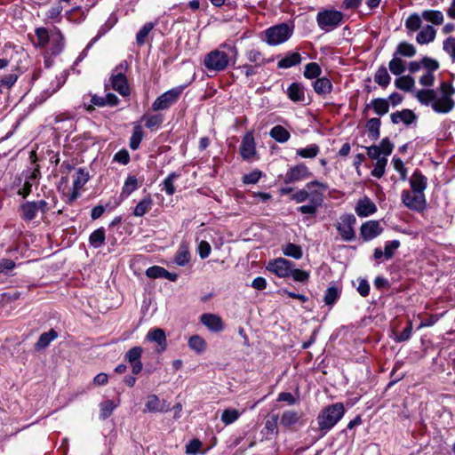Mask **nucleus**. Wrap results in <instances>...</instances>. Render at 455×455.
Returning <instances> with one entry per match:
<instances>
[{
  "label": "nucleus",
  "mask_w": 455,
  "mask_h": 455,
  "mask_svg": "<svg viewBox=\"0 0 455 455\" xmlns=\"http://www.w3.org/2000/svg\"><path fill=\"white\" fill-rule=\"evenodd\" d=\"M345 408L343 403H336L324 407L316 418L318 428L322 435H326L343 418Z\"/></svg>",
  "instance_id": "3"
},
{
  "label": "nucleus",
  "mask_w": 455,
  "mask_h": 455,
  "mask_svg": "<svg viewBox=\"0 0 455 455\" xmlns=\"http://www.w3.org/2000/svg\"><path fill=\"white\" fill-rule=\"evenodd\" d=\"M455 88L447 82H442L436 89L419 90L416 93L417 100L425 106H431L432 109L439 114H446L454 108L452 96Z\"/></svg>",
  "instance_id": "1"
},
{
  "label": "nucleus",
  "mask_w": 455,
  "mask_h": 455,
  "mask_svg": "<svg viewBox=\"0 0 455 455\" xmlns=\"http://www.w3.org/2000/svg\"><path fill=\"white\" fill-rule=\"evenodd\" d=\"M278 415H271L266 421L261 434L267 440L271 439L273 436L278 435Z\"/></svg>",
  "instance_id": "26"
},
{
  "label": "nucleus",
  "mask_w": 455,
  "mask_h": 455,
  "mask_svg": "<svg viewBox=\"0 0 455 455\" xmlns=\"http://www.w3.org/2000/svg\"><path fill=\"white\" fill-rule=\"evenodd\" d=\"M422 13L418 12L411 13L404 21V26L409 34L416 32L420 29L422 26Z\"/></svg>",
  "instance_id": "32"
},
{
  "label": "nucleus",
  "mask_w": 455,
  "mask_h": 455,
  "mask_svg": "<svg viewBox=\"0 0 455 455\" xmlns=\"http://www.w3.org/2000/svg\"><path fill=\"white\" fill-rule=\"evenodd\" d=\"M411 190L419 193H424L427 188V178L419 172H414L410 179Z\"/></svg>",
  "instance_id": "35"
},
{
  "label": "nucleus",
  "mask_w": 455,
  "mask_h": 455,
  "mask_svg": "<svg viewBox=\"0 0 455 455\" xmlns=\"http://www.w3.org/2000/svg\"><path fill=\"white\" fill-rule=\"evenodd\" d=\"M243 411H238L236 409L228 408L223 411L221 414V421L226 425H230L235 422L240 416L243 414Z\"/></svg>",
  "instance_id": "46"
},
{
  "label": "nucleus",
  "mask_w": 455,
  "mask_h": 455,
  "mask_svg": "<svg viewBox=\"0 0 455 455\" xmlns=\"http://www.w3.org/2000/svg\"><path fill=\"white\" fill-rule=\"evenodd\" d=\"M323 202V192L318 189H315L314 191H312V197L309 199V203L299 206L298 208V212H299L302 214L315 216L317 212L318 208L322 206Z\"/></svg>",
  "instance_id": "14"
},
{
  "label": "nucleus",
  "mask_w": 455,
  "mask_h": 455,
  "mask_svg": "<svg viewBox=\"0 0 455 455\" xmlns=\"http://www.w3.org/2000/svg\"><path fill=\"white\" fill-rule=\"evenodd\" d=\"M153 199L149 194L144 196L135 206L133 215L135 217L144 216L152 207Z\"/></svg>",
  "instance_id": "36"
},
{
  "label": "nucleus",
  "mask_w": 455,
  "mask_h": 455,
  "mask_svg": "<svg viewBox=\"0 0 455 455\" xmlns=\"http://www.w3.org/2000/svg\"><path fill=\"white\" fill-rule=\"evenodd\" d=\"M185 86H177L158 96L152 104V110L159 111L169 108L178 101Z\"/></svg>",
  "instance_id": "6"
},
{
  "label": "nucleus",
  "mask_w": 455,
  "mask_h": 455,
  "mask_svg": "<svg viewBox=\"0 0 455 455\" xmlns=\"http://www.w3.org/2000/svg\"><path fill=\"white\" fill-rule=\"evenodd\" d=\"M315 92L319 95H327L332 91V84L327 77H319L313 83Z\"/></svg>",
  "instance_id": "33"
},
{
  "label": "nucleus",
  "mask_w": 455,
  "mask_h": 455,
  "mask_svg": "<svg viewBox=\"0 0 455 455\" xmlns=\"http://www.w3.org/2000/svg\"><path fill=\"white\" fill-rule=\"evenodd\" d=\"M106 235L105 229L100 228L94 230L89 237V243L95 249L100 248L105 243Z\"/></svg>",
  "instance_id": "42"
},
{
  "label": "nucleus",
  "mask_w": 455,
  "mask_h": 455,
  "mask_svg": "<svg viewBox=\"0 0 455 455\" xmlns=\"http://www.w3.org/2000/svg\"><path fill=\"white\" fill-rule=\"evenodd\" d=\"M180 176V174L175 172L169 173L161 184L162 190H164L168 196H172L176 191L174 182Z\"/></svg>",
  "instance_id": "40"
},
{
  "label": "nucleus",
  "mask_w": 455,
  "mask_h": 455,
  "mask_svg": "<svg viewBox=\"0 0 455 455\" xmlns=\"http://www.w3.org/2000/svg\"><path fill=\"white\" fill-rule=\"evenodd\" d=\"M145 411L148 412H164L169 411V406L164 400H160L156 395L147 396Z\"/></svg>",
  "instance_id": "22"
},
{
  "label": "nucleus",
  "mask_w": 455,
  "mask_h": 455,
  "mask_svg": "<svg viewBox=\"0 0 455 455\" xmlns=\"http://www.w3.org/2000/svg\"><path fill=\"white\" fill-rule=\"evenodd\" d=\"M423 19L435 26L442 25L444 21L443 13L439 10H424L422 12Z\"/></svg>",
  "instance_id": "34"
},
{
  "label": "nucleus",
  "mask_w": 455,
  "mask_h": 455,
  "mask_svg": "<svg viewBox=\"0 0 455 455\" xmlns=\"http://www.w3.org/2000/svg\"><path fill=\"white\" fill-rule=\"evenodd\" d=\"M314 188H317L318 190L323 192L328 189V184L319 180L307 182L305 188L299 189L291 195V200L297 204H301L306 200L310 199L312 197V191L315 190L313 189Z\"/></svg>",
  "instance_id": "11"
},
{
  "label": "nucleus",
  "mask_w": 455,
  "mask_h": 455,
  "mask_svg": "<svg viewBox=\"0 0 455 455\" xmlns=\"http://www.w3.org/2000/svg\"><path fill=\"white\" fill-rule=\"evenodd\" d=\"M36 35L38 40V44L41 47H44L52 38V30L49 32L44 28H38L36 29Z\"/></svg>",
  "instance_id": "58"
},
{
  "label": "nucleus",
  "mask_w": 455,
  "mask_h": 455,
  "mask_svg": "<svg viewBox=\"0 0 455 455\" xmlns=\"http://www.w3.org/2000/svg\"><path fill=\"white\" fill-rule=\"evenodd\" d=\"M355 212L359 217L365 218L375 213L377 206L368 196H363L358 200Z\"/></svg>",
  "instance_id": "21"
},
{
  "label": "nucleus",
  "mask_w": 455,
  "mask_h": 455,
  "mask_svg": "<svg viewBox=\"0 0 455 455\" xmlns=\"http://www.w3.org/2000/svg\"><path fill=\"white\" fill-rule=\"evenodd\" d=\"M246 59L257 68L265 66L266 64L273 61V59H266L263 54L256 49H251L246 52Z\"/></svg>",
  "instance_id": "31"
},
{
  "label": "nucleus",
  "mask_w": 455,
  "mask_h": 455,
  "mask_svg": "<svg viewBox=\"0 0 455 455\" xmlns=\"http://www.w3.org/2000/svg\"><path fill=\"white\" fill-rule=\"evenodd\" d=\"M287 96L293 102H304L306 100L305 88L299 83H292L287 89Z\"/></svg>",
  "instance_id": "28"
},
{
  "label": "nucleus",
  "mask_w": 455,
  "mask_h": 455,
  "mask_svg": "<svg viewBox=\"0 0 455 455\" xmlns=\"http://www.w3.org/2000/svg\"><path fill=\"white\" fill-rule=\"evenodd\" d=\"M301 62V56L299 52H289L286 56L281 59L277 67L279 68H290Z\"/></svg>",
  "instance_id": "38"
},
{
  "label": "nucleus",
  "mask_w": 455,
  "mask_h": 455,
  "mask_svg": "<svg viewBox=\"0 0 455 455\" xmlns=\"http://www.w3.org/2000/svg\"><path fill=\"white\" fill-rule=\"evenodd\" d=\"M390 72L395 76H401L406 69L405 62L402 58L393 54V58L388 63Z\"/></svg>",
  "instance_id": "44"
},
{
  "label": "nucleus",
  "mask_w": 455,
  "mask_h": 455,
  "mask_svg": "<svg viewBox=\"0 0 455 455\" xmlns=\"http://www.w3.org/2000/svg\"><path fill=\"white\" fill-rule=\"evenodd\" d=\"M387 163V157H382L381 159H379L376 162L373 170L371 171V175L378 179L381 178L385 173Z\"/></svg>",
  "instance_id": "63"
},
{
  "label": "nucleus",
  "mask_w": 455,
  "mask_h": 455,
  "mask_svg": "<svg viewBox=\"0 0 455 455\" xmlns=\"http://www.w3.org/2000/svg\"><path fill=\"white\" fill-rule=\"evenodd\" d=\"M18 76L14 73L5 75L0 78V91L11 88L17 81Z\"/></svg>",
  "instance_id": "64"
},
{
  "label": "nucleus",
  "mask_w": 455,
  "mask_h": 455,
  "mask_svg": "<svg viewBox=\"0 0 455 455\" xmlns=\"http://www.w3.org/2000/svg\"><path fill=\"white\" fill-rule=\"evenodd\" d=\"M190 260V253L188 247L185 243H181L175 254L174 261L177 265L184 267Z\"/></svg>",
  "instance_id": "41"
},
{
  "label": "nucleus",
  "mask_w": 455,
  "mask_h": 455,
  "mask_svg": "<svg viewBox=\"0 0 455 455\" xmlns=\"http://www.w3.org/2000/svg\"><path fill=\"white\" fill-rule=\"evenodd\" d=\"M369 137L372 140H377L379 137L380 120L379 118H371L366 124Z\"/></svg>",
  "instance_id": "54"
},
{
  "label": "nucleus",
  "mask_w": 455,
  "mask_h": 455,
  "mask_svg": "<svg viewBox=\"0 0 455 455\" xmlns=\"http://www.w3.org/2000/svg\"><path fill=\"white\" fill-rule=\"evenodd\" d=\"M294 263L282 257L271 259L267 265V269L280 278L291 276Z\"/></svg>",
  "instance_id": "10"
},
{
  "label": "nucleus",
  "mask_w": 455,
  "mask_h": 455,
  "mask_svg": "<svg viewBox=\"0 0 455 455\" xmlns=\"http://www.w3.org/2000/svg\"><path fill=\"white\" fill-rule=\"evenodd\" d=\"M402 201L406 207L414 211H422L426 205L424 193H419L414 190H403Z\"/></svg>",
  "instance_id": "13"
},
{
  "label": "nucleus",
  "mask_w": 455,
  "mask_h": 455,
  "mask_svg": "<svg viewBox=\"0 0 455 455\" xmlns=\"http://www.w3.org/2000/svg\"><path fill=\"white\" fill-rule=\"evenodd\" d=\"M48 44H50L49 52L52 55L56 56L62 52L64 37L60 29L55 27L52 29V38Z\"/></svg>",
  "instance_id": "24"
},
{
  "label": "nucleus",
  "mask_w": 455,
  "mask_h": 455,
  "mask_svg": "<svg viewBox=\"0 0 455 455\" xmlns=\"http://www.w3.org/2000/svg\"><path fill=\"white\" fill-rule=\"evenodd\" d=\"M63 7L60 3L53 4L47 12L46 18L52 20L53 21L58 22L60 20V14L62 12Z\"/></svg>",
  "instance_id": "61"
},
{
  "label": "nucleus",
  "mask_w": 455,
  "mask_h": 455,
  "mask_svg": "<svg viewBox=\"0 0 455 455\" xmlns=\"http://www.w3.org/2000/svg\"><path fill=\"white\" fill-rule=\"evenodd\" d=\"M143 138V132L140 125H135L133 128V132L132 137L130 139V148L132 150H136Z\"/></svg>",
  "instance_id": "57"
},
{
  "label": "nucleus",
  "mask_w": 455,
  "mask_h": 455,
  "mask_svg": "<svg viewBox=\"0 0 455 455\" xmlns=\"http://www.w3.org/2000/svg\"><path fill=\"white\" fill-rule=\"evenodd\" d=\"M68 76V72L67 70L63 71L60 76H57L54 81L51 83V86L41 93V101H44L47 98L59 91L65 84Z\"/></svg>",
  "instance_id": "25"
},
{
  "label": "nucleus",
  "mask_w": 455,
  "mask_h": 455,
  "mask_svg": "<svg viewBox=\"0 0 455 455\" xmlns=\"http://www.w3.org/2000/svg\"><path fill=\"white\" fill-rule=\"evenodd\" d=\"M89 180V173L83 168L76 170L73 176V188L68 197V203L74 202L80 195L81 188Z\"/></svg>",
  "instance_id": "15"
},
{
  "label": "nucleus",
  "mask_w": 455,
  "mask_h": 455,
  "mask_svg": "<svg viewBox=\"0 0 455 455\" xmlns=\"http://www.w3.org/2000/svg\"><path fill=\"white\" fill-rule=\"evenodd\" d=\"M414 84V79L410 76H400L395 80V87L404 92L411 91Z\"/></svg>",
  "instance_id": "51"
},
{
  "label": "nucleus",
  "mask_w": 455,
  "mask_h": 455,
  "mask_svg": "<svg viewBox=\"0 0 455 455\" xmlns=\"http://www.w3.org/2000/svg\"><path fill=\"white\" fill-rule=\"evenodd\" d=\"M443 51L450 56L452 62H455V37L450 36L443 42Z\"/></svg>",
  "instance_id": "59"
},
{
  "label": "nucleus",
  "mask_w": 455,
  "mask_h": 455,
  "mask_svg": "<svg viewBox=\"0 0 455 455\" xmlns=\"http://www.w3.org/2000/svg\"><path fill=\"white\" fill-rule=\"evenodd\" d=\"M282 251L285 256L293 258L295 259H299L303 256L301 247L292 243L284 244L282 247Z\"/></svg>",
  "instance_id": "45"
},
{
  "label": "nucleus",
  "mask_w": 455,
  "mask_h": 455,
  "mask_svg": "<svg viewBox=\"0 0 455 455\" xmlns=\"http://www.w3.org/2000/svg\"><path fill=\"white\" fill-rule=\"evenodd\" d=\"M417 50L416 47L410 43L407 42H401L395 52L394 55H396L397 57H405V58H412L416 55Z\"/></svg>",
  "instance_id": "37"
},
{
  "label": "nucleus",
  "mask_w": 455,
  "mask_h": 455,
  "mask_svg": "<svg viewBox=\"0 0 455 455\" xmlns=\"http://www.w3.org/2000/svg\"><path fill=\"white\" fill-rule=\"evenodd\" d=\"M143 349L141 347L136 346L132 347L125 354V360L131 364L133 374H138L142 370V363L140 361Z\"/></svg>",
  "instance_id": "16"
},
{
  "label": "nucleus",
  "mask_w": 455,
  "mask_h": 455,
  "mask_svg": "<svg viewBox=\"0 0 455 455\" xmlns=\"http://www.w3.org/2000/svg\"><path fill=\"white\" fill-rule=\"evenodd\" d=\"M200 321L209 331L212 332H220L224 329L222 319L215 314H203L200 317Z\"/></svg>",
  "instance_id": "20"
},
{
  "label": "nucleus",
  "mask_w": 455,
  "mask_h": 455,
  "mask_svg": "<svg viewBox=\"0 0 455 455\" xmlns=\"http://www.w3.org/2000/svg\"><path fill=\"white\" fill-rule=\"evenodd\" d=\"M343 20V14L336 10H324L319 12L316 15V22L318 27L325 31L330 32L339 27Z\"/></svg>",
  "instance_id": "5"
},
{
  "label": "nucleus",
  "mask_w": 455,
  "mask_h": 455,
  "mask_svg": "<svg viewBox=\"0 0 455 455\" xmlns=\"http://www.w3.org/2000/svg\"><path fill=\"white\" fill-rule=\"evenodd\" d=\"M391 77L386 67L381 66L378 68L374 76V81L379 86L387 87L390 84Z\"/></svg>",
  "instance_id": "49"
},
{
  "label": "nucleus",
  "mask_w": 455,
  "mask_h": 455,
  "mask_svg": "<svg viewBox=\"0 0 455 455\" xmlns=\"http://www.w3.org/2000/svg\"><path fill=\"white\" fill-rule=\"evenodd\" d=\"M237 56L235 44L233 41H226L204 55L203 65L208 72L218 74L226 70L230 63L235 64Z\"/></svg>",
  "instance_id": "2"
},
{
  "label": "nucleus",
  "mask_w": 455,
  "mask_h": 455,
  "mask_svg": "<svg viewBox=\"0 0 455 455\" xmlns=\"http://www.w3.org/2000/svg\"><path fill=\"white\" fill-rule=\"evenodd\" d=\"M322 73L320 66L315 62H310L306 65L304 70V76L308 79L319 78Z\"/></svg>",
  "instance_id": "56"
},
{
  "label": "nucleus",
  "mask_w": 455,
  "mask_h": 455,
  "mask_svg": "<svg viewBox=\"0 0 455 455\" xmlns=\"http://www.w3.org/2000/svg\"><path fill=\"white\" fill-rule=\"evenodd\" d=\"M270 136L280 143L286 142L291 137L290 132L281 125L274 126L270 131Z\"/></svg>",
  "instance_id": "47"
},
{
  "label": "nucleus",
  "mask_w": 455,
  "mask_h": 455,
  "mask_svg": "<svg viewBox=\"0 0 455 455\" xmlns=\"http://www.w3.org/2000/svg\"><path fill=\"white\" fill-rule=\"evenodd\" d=\"M391 121L394 124L403 123L405 124H412L415 119V114L410 109H403L391 114Z\"/></svg>",
  "instance_id": "30"
},
{
  "label": "nucleus",
  "mask_w": 455,
  "mask_h": 455,
  "mask_svg": "<svg viewBox=\"0 0 455 455\" xmlns=\"http://www.w3.org/2000/svg\"><path fill=\"white\" fill-rule=\"evenodd\" d=\"M400 242L398 240L387 241L385 243L384 252L385 259L388 260L395 255V251L399 248Z\"/></svg>",
  "instance_id": "60"
},
{
  "label": "nucleus",
  "mask_w": 455,
  "mask_h": 455,
  "mask_svg": "<svg viewBox=\"0 0 455 455\" xmlns=\"http://www.w3.org/2000/svg\"><path fill=\"white\" fill-rule=\"evenodd\" d=\"M382 230L379 221L369 220L361 226L360 235L364 241H371L379 236Z\"/></svg>",
  "instance_id": "17"
},
{
  "label": "nucleus",
  "mask_w": 455,
  "mask_h": 455,
  "mask_svg": "<svg viewBox=\"0 0 455 455\" xmlns=\"http://www.w3.org/2000/svg\"><path fill=\"white\" fill-rule=\"evenodd\" d=\"M240 154L243 159L245 161H251L254 157L256 154V148L254 137L251 132H247L243 136L240 146Z\"/></svg>",
  "instance_id": "18"
},
{
  "label": "nucleus",
  "mask_w": 455,
  "mask_h": 455,
  "mask_svg": "<svg viewBox=\"0 0 455 455\" xmlns=\"http://www.w3.org/2000/svg\"><path fill=\"white\" fill-rule=\"evenodd\" d=\"M301 419V413L294 410H285L280 416V425L289 428L299 423Z\"/></svg>",
  "instance_id": "29"
},
{
  "label": "nucleus",
  "mask_w": 455,
  "mask_h": 455,
  "mask_svg": "<svg viewBox=\"0 0 455 455\" xmlns=\"http://www.w3.org/2000/svg\"><path fill=\"white\" fill-rule=\"evenodd\" d=\"M127 68L126 63H121L114 70L111 76L112 87L115 91L120 93L122 96H128L130 94V88L128 85L127 78L124 71Z\"/></svg>",
  "instance_id": "9"
},
{
  "label": "nucleus",
  "mask_w": 455,
  "mask_h": 455,
  "mask_svg": "<svg viewBox=\"0 0 455 455\" xmlns=\"http://www.w3.org/2000/svg\"><path fill=\"white\" fill-rule=\"evenodd\" d=\"M146 340L157 344L156 351L163 353L167 347L166 335L163 329L154 328L148 331Z\"/></svg>",
  "instance_id": "19"
},
{
  "label": "nucleus",
  "mask_w": 455,
  "mask_h": 455,
  "mask_svg": "<svg viewBox=\"0 0 455 455\" xmlns=\"http://www.w3.org/2000/svg\"><path fill=\"white\" fill-rule=\"evenodd\" d=\"M139 188L138 180L134 175H129L125 180L121 196L127 198L132 192L137 190Z\"/></svg>",
  "instance_id": "43"
},
{
  "label": "nucleus",
  "mask_w": 455,
  "mask_h": 455,
  "mask_svg": "<svg viewBox=\"0 0 455 455\" xmlns=\"http://www.w3.org/2000/svg\"><path fill=\"white\" fill-rule=\"evenodd\" d=\"M57 337L58 333L53 329H51L47 332L42 333L35 345L36 350H42L46 348L52 341L57 339Z\"/></svg>",
  "instance_id": "39"
},
{
  "label": "nucleus",
  "mask_w": 455,
  "mask_h": 455,
  "mask_svg": "<svg viewBox=\"0 0 455 455\" xmlns=\"http://www.w3.org/2000/svg\"><path fill=\"white\" fill-rule=\"evenodd\" d=\"M293 27L281 23L268 28L265 32V42L271 46L285 43L292 36Z\"/></svg>",
  "instance_id": "4"
},
{
  "label": "nucleus",
  "mask_w": 455,
  "mask_h": 455,
  "mask_svg": "<svg viewBox=\"0 0 455 455\" xmlns=\"http://www.w3.org/2000/svg\"><path fill=\"white\" fill-rule=\"evenodd\" d=\"M48 209V203L44 200L27 202L20 205V213L24 220L30 221L39 214L44 215Z\"/></svg>",
  "instance_id": "7"
},
{
  "label": "nucleus",
  "mask_w": 455,
  "mask_h": 455,
  "mask_svg": "<svg viewBox=\"0 0 455 455\" xmlns=\"http://www.w3.org/2000/svg\"><path fill=\"white\" fill-rule=\"evenodd\" d=\"M155 26L156 23L154 22H147L141 27V28L136 35V42L139 45H142L145 44L148 34L155 28Z\"/></svg>",
  "instance_id": "53"
},
{
  "label": "nucleus",
  "mask_w": 455,
  "mask_h": 455,
  "mask_svg": "<svg viewBox=\"0 0 455 455\" xmlns=\"http://www.w3.org/2000/svg\"><path fill=\"white\" fill-rule=\"evenodd\" d=\"M355 222L356 219L353 214H343L339 217L336 228L343 241L350 242L355 239V232L354 227Z\"/></svg>",
  "instance_id": "8"
},
{
  "label": "nucleus",
  "mask_w": 455,
  "mask_h": 455,
  "mask_svg": "<svg viewBox=\"0 0 455 455\" xmlns=\"http://www.w3.org/2000/svg\"><path fill=\"white\" fill-rule=\"evenodd\" d=\"M312 176V172L303 163L290 166L283 177L285 184L296 183Z\"/></svg>",
  "instance_id": "12"
},
{
  "label": "nucleus",
  "mask_w": 455,
  "mask_h": 455,
  "mask_svg": "<svg viewBox=\"0 0 455 455\" xmlns=\"http://www.w3.org/2000/svg\"><path fill=\"white\" fill-rule=\"evenodd\" d=\"M371 106L372 107L375 114L379 116L386 115L389 110V104L387 100L377 98L371 100Z\"/></svg>",
  "instance_id": "50"
},
{
  "label": "nucleus",
  "mask_w": 455,
  "mask_h": 455,
  "mask_svg": "<svg viewBox=\"0 0 455 455\" xmlns=\"http://www.w3.org/2000/svg\"><path fill=\"white\" fill-rule=\"evenodd\" d=\"M436 29L432 25L422 28L416 36V42L419 44H428L435 39Z\"/></svg>",
  "instance_id": "27"
},
{
  "label": "nucleus",
  "mask_w": 455,
  "mask_h": 455,
  "mask_svg": "<svg viewBox=\"0 0 455 455\" xmlns=\"http://www.w3.org/2000/svg\"><path fill=\"white\" fill-rule=\"evenodd\" d=\"M188 347L191 350L201 354L206 350V341L199 335H193L188 339Z\"/></svg>",
  "instance_id": "48"
},
{
  "label": "nucleus",
  "mask_w": 455,
  "mask_h": 455,
  "mask_svg": "<svg viewBox=\"0 0 455 455\" xmlns=\"http://www.w3.org/2000/svg\"><path fill=\"white\" fill-rule=\"evenodd\" d=\"M25 175V181L22 186L18 191L19 195H21L23 197H27L30 192L31 188L35 184L36 180L38 179L40 175V172L38 168H35L33 170H28L24 173Z\"/></svg>",
  "instance_id": "23"
},
{
  "label": "nucleus",
  "mask_w": 455,
  "mask_h": 455,
  "mask_svg": "<svg viewBox=\"0 0 455 455\" xmlns=\"http://www.w3.org/2000/svg\"><path fill=\"white\" fill-rule=\"evenodd\" d=\"M116 404L111 400H106L100 403V417L105 419L111 415Z\"/></svg>",
  "instance_id": "62"
},
{
  "label": "nucleus",
  "mask_w": 455,
  "mask_h": 455,
  "mask_svg": "<svg viewBox=\"0 0 455 455\" xmlns=\"http://www.w3.org/2000/svg\"><path fill=\"white\" fill-rule=\"evenodd\" d=\"M142 119L145 121V126L148 129L158 128L164 122V116L161 114L144 116Z\"/></svg>",
  "instance_id": "55"
},
{
  "label": "nucleus",
  "mask_w": 455,
  "mask_h": 455,
  "mask_svg": "<svg viewBox=\"0 0 455 455\" xmlns=\"http://www.w3.org/2000/svg\"><path fill=\"white\" fill-rule=\"evenodd\" d=\"M320 148L316 144H311L307 148H298L296 155L302 158H315L319 154Z\"/></svg>",
  "instance_id": "52"
}]
</instances>
